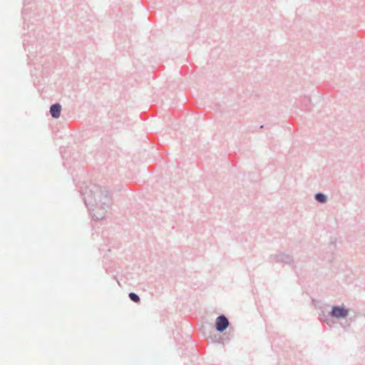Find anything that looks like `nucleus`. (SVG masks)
I'll return each mask as SVG.
<instances>
[{
  "instance_id": "1",
  "label": "nucleus",
  "mask_w": 365,
  "mask_h": 365,
  "mask_svg": "<svg viewBox=\"0 0 365 365\" xmlns=\"http://www.w3.org/2000/svg\"><path fill=\"white\" fill-rule=\"evenodd\" d=\"M229 325V322L227 319L222 315L217 318L216 319V329L218 331H223Z\"/></svg>"
},
{
  "instance_id": "3",
  "label": "nucleus",
  "mask_w": 365,
  "mask_h": 365,
  "mask_svg": "<svg viewBox=\"0 0 365 365\" xmlns=\"http://www.w3.org/2000/svg\"><path fill=\"white\" fill-rule=\"evenodd\" d=\"M61 106L59 104H54L50 108V113L53 118H58L60 117Z\"/></svg>"
},
{
  "instance_id": "5",
  "label": "nucleus",
  "mask_w": 365,
  "mask_h": 365,
  "mask_svg": "<svg viewBox=\"0 0 365 365\" xmlns=\"http://www.w3.org/2000/svg\"><path fill=\"white\" fill-rule=\"evenodd\" d=\"M129 297H130V299H132L135 302H138L140 301L139 297L134 293H130L129 294Z\"/></svg>"
},
{
  "instance_id": "2",
  "label": "nucleus",
  "mask_w": 365,
  "mask_h": 365,
  "mask_svg": "<svg viewBox=\"0 0 365 365\" xmlns=\"http://www.w3.org/2000/svg\"><path fill=\"white\" fill-rule=\"evenodd\" d=\"M349 313L344 307H334L332 309L331 316L336 318L345 317Z\"/></svg>"
},
{
  "instance_id": "4",
  "label": "nucleus",
  "mask_w": 365,
  "mask_h": 365,
  "mask_svg": "<svg viewBox=\"0 0 365 365\" xmlns=\"http://www.w3.org/2000/svg\"><path fill=\"white\" fill-rule=\"evenodd\" d=\"M315 197H316L317 200L320 202H324L327 200L326 196L322 193L317 194Z\"/></svg>"
}]
</instances>
